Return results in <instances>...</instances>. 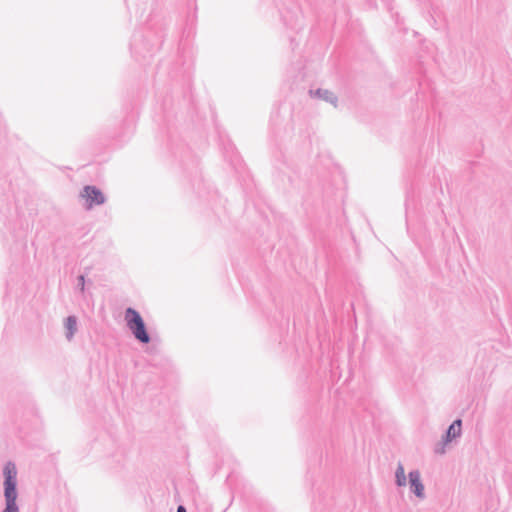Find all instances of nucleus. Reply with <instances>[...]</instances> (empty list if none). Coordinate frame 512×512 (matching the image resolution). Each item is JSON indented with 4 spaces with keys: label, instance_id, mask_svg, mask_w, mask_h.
Instances as JSON below:
<instances>
[{
    "label": "nucleus",
    "instance_id": "f257e3e1",
    "mask_svg": "<svg viewBox=\"0 0 512 512\" xmlns=\"http://www.w3.org/2000/svg\"><path fill=\"white\" fill-rule=\"evenodd\" d=\"M5 508L2 512H19L17 500V468L8 461L3 468Z\"/></svg>",
    "mask_w": 512,
    "mask_h": 512
},
{
    "label": "nucleus",
    "instance_id": "f03ea898",
    "mask_svg": "<svg viewBox=\"0 0 512 512\" xmlns=\"http://www.w3.org/2000/svg\"><path fill=\"white\" fill-rule=\"evenodd\" d=\"M125 321L136 340L143 344L150 342L151 337L146 329L145 322L137 310L131 307L127 308L125 311Z\"/></svg>",
    "mask_w": 512,
    "mask_h": 512
},
{
    "label": "nucleus",
    "instance_id": "7ed1b4c3",
    "mask_svg": "<svg viewBox=\"0 0 512 512\" xmlns=\"http://www.w3.org/2000/svg\"><path fill=\"white\" fill-rule=\"evenodd\" d=\"M83 199L85 210H92L95 206L103 205L106 202V196L98 187L94 185H86L82 188L79 194Z\"/></svg>",
    "mask_w": 512,
    "mask_h": 512
},
{
    "label": "nucleus",
    "instance_id": "20e7f679",
    "mask_svg": "<svg viewBox=\"0 0 512 512\" xmlns=\"http://www.w3.org/2000/svg\"><path fill=\"white\" fill-rule=\"evenodd\" d=\"M409 483L411 492L414 493L416 497L423 499L425 497V488L418 470L409 472Z\"/></svg>",
    "mask_w": 512,
    "mask_h": 512
},
{
    "label": "nucleus",
    "instance_id": "39448f33",
    "mask_svg": "<svg viewBox=\"0 0 512 512\" xmlns=\"http://www.w3.org/2000/svg\"><path fill=\"white\" fill-rule=\"evenodd\" d=\"M462 428V420L456 419L454 420L449 427L447 428L445 434L443 435L442 441L444 444L451 442L453 439L459 437L461 435Z\"/></svg>",
    "mask_w": 512,
    "mask_h": 512
},
{
    "label": "nucleus",
    "instance_id": "423d86ee",
    "mask_svg": "<svg viewBox=\"0 0 512 512\" xmlns=\"http://www.w3.org/2000/svg\"><path fill=\"white\" fill-rule=\"evenodd\" d=\"M309 93H310V95L312 97H317L319 99H322V100H324V101H326L328 103H331L334 106H336L337 96L333 92H331V91H329L327 89L319 88V89H316V90H310Z\"/></svg>",
    "mask_w": 512,
    "mask_h": 512
},
{
    "label": "nucleus",
    "instance_id": "0eeeda50",
    "mask_svg": "<svg viewBox=\"0 0 512 512\" xmlns=\"http://www.w3.org/2000/svg\"><path fill=\"white\" fill-rule=\"evenodd\" d=\"M66 332L65 337L68 341H71L77 331V317L70 315L65 319L64 323Z\"/></svg>",
    "mask_w": 512,
    "mask_h": 512
},
{
    "label": "nucleus",
    "instance_id": "6e6552de",
    "mask_svg": "<svg viewBox=\"0 0 512 512\" xmlns=\"http://www.w3.org/2000/svg\"><path fill=\"white\" fill-rule=\"evenodd\" d=\"M406 476L404 466L401 462L398 463L396 471H395V483L397 486H405L406 485Z\"/></svg>",
    "mask_w": 512,
    "mask_h": 512
},
{
    "label": "nucleus",
    "instance_id": "1a4fd4ad",
    "mask_svg": "<svg viewBox=\"0 0 512 512\" xmlns=\"http://www.w3.org/2000/svg\"><path fill=\"white\" fill-rule=\"evenodd\" d=\"M77 281H78L77 287L79 288L81 293H84V291H85V275L84 274L79 275L77 277Z\"/></svg>",
    "mask_w": 512,
    "mask_h": 512
},
{
    "label": "nucleus",
    "instance_id": "9d476101",
    "mask_svg": "<svg viewBox=\"0 0 512 512\" xmlns=\"http://www.w3.org/2000/svg\"><path fill=\"white\" fill-rule=\"evenodd\" d=\"M177 512H187L186 508L183 505H179L177 507Z\"/></svg>",
    "mask_w": 512,
    "mask_h": 512
},
{
    "label": "nucleus",
    "instance_id": "9b49d317",
    "mask_svg": "<svg viewBox=\"0 0 512 512\" xmlns=\"http://www.w3.org/2000/svg\"><path fill=\"white\" fill-rule=\"evenodd\" d=\"M435 452H436V453H443V452H444V450H443V448H441V449L436 448V449H435Z\"/></svg>",
    "mask_w": 512,
    "mask_h": 512
}]
</instances>
